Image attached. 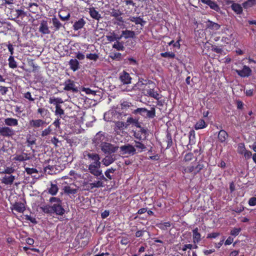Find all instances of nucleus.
Returning a JSON list of instances; mask_svg holds the SVG:
<instances>
[{"instance_id":"nucleus-24","label":"nucleus","mask_w":256,"mask_h":256,"mask_svg":"<svg viewBox=\"0 0 256 256\" xmlns=\"http://www.w3.org/2000/svg\"><path fill=\"white\" fill-rule=\"evenodd\" d=\"M104 184L101 180L95 181L94 182L90 183L88 184L87 187L88 190H92L94 188H99L104 187Z\"/></svg>"},{"instance_id":"nucleus-63","label":"nucleus","mask_w":256,"mask_h":256,"mask_svg":"<svg viewBox=\"0 0 256 256\" xmlns=\"http://www.w3.org/2000/svg\"><path fill=\"white\" fill-rule=\"evenodd\" d=\"M82 92H85L87 94H92V95H96V91L93 90H91L90 88H84L82 90Z\"/></svg>"},{"instance_id":"nucleus-5","label":"nucleus","mask_w":256,"mask_h":256,"mask_svg":"<svg viewBox=\"0 0 256 256\" xmlns=\"http://www.w3.org/2000/svg\"><path fill=\"white\" fill-rule=\"evenodd\" d=\"M120 154L122 155L134 156L136 154V148L133 145L124 144L120 147Z\"/></svg>"},{"instance_id":"nucleus-28","label":"nucleus","mask_w":256,"mask_h":256,"mask_svg":"<svg viewBox=\"0 0 256 256\" xmlns=\"http://www.w3.org/2000/svg\"><path fill=\"white\" fill-rule=\"evenodd\" d=\"M37 112L40 114L42 118H46L49 117L50 113L48 110L44 108H40L37 110Z\"/></svg>"},{"instance_id":"nucleus-16","label":"nucleus","mask_w":256,"mask_h":256,"mask_svg":"<svg viewBox=\"0 0 256 256\" xmlns=\"http://www.w3.org/2000/svg\"><path fill=\"white\" fill-rule=\"evenodd\" d=\"M206 29L218 30L220 29V26L218 23L213 22L210 20H208L206 22Z\"/></svg>"},{"instance_id":"nucleus-13","label":"nucleus","mask_w":256,"mask_h":256,"mask_svg":"<svg viewBox=\"0 0 256 256\" xmlns=\"http://www.w3.org/2000/svg\"><path fill=\"white\" fill-rule=\"evenodd\" d=\"M120 80L124 84H128L131 83L132 78L130 74L125 70H123L120 75Z\"/></svg>"},{"instance_id":"nucleus-2","label":"nucleus","mask_w":256,"mask_h":256,"mask_svg":"<svg viewBox=\"0 0 256 256\" xmlns=\"http://www.w3.org/2000/svg\"><path fill=\"white\" fill-rule=\"evenodd\" d=\"M204 162L203 160H200L196 166L192 164L184 168L182 172L183 174L193 173L194 175H196L204 168Z\"/></svg>"},{"instance_id":"nucleus-35","label":"nucleus","mask_w":256,"mask_h":256,"mask_svg":"<svg viewBox=\"0 0 256 256\" xmlns=\"http://www.w3.org/2000/svg\"><path fill=\"white\" fill-rule=\"evenodd\" d=\"M208 124L206 123L205 121L202 120H200L194 125V128L196 130L202 129L207 126Z\"/></svg>"},{"instance_id":"nucleus-58","label":"nucleus","mask_w":256,"mask_h":256,"mask_svg":"<svg viewBox=\"0 0 256 256\" xmlns=\"http://www.w3.org/2000/svg\"><path fill=\"white\" fill-rule=\"evenodd\" d=\"M181 41V38L179 36L177 40L174 42V40H171L170 42H168V45L171 46L172 45L174 47H176L178 48H180V42Z\"/></svg>"},{"instance_id":"nucleus-7","label":"nucleus","mask_w":256,"mask_h":256,"mask_svg":"<svg viewBox=\"0 0 256 256\" xmlns=\"http://www.w3.org/2000/svg\"><path fill=\"white\" fill-rule=\"evenodd\" d=\"M102 150L104 154H112L116 152L119 147L118 146H114L111 144L105 142L101 146Z\"/></svg>"},{"instance_id":"nucleus-51","label":"nucleus","mask_w":256,"mask_h":256,"mask_svg":"<svg viewBox=\"0 0 256 256\" xmlns=\"http://www.w3.org/2000/svg\"><path fill=\"white\" fill-rule=\"evenodd\" d=\"M146 116L148 118H152L156 116V109L154 107L150 108V110H148L146 112Z\"/></svg>"},{"instance_id":"nucleus-43","label":"nucleus","mask_w":256,"mask_h":256,"mask_svg":"<svg viewBox=\"0 0 256 256\" xmlns=\"http://www.w3.org/2000/svg\"><path fill=\"white\" fill-rule=\"evenodd\" d=\"M256 4V0H247L242 3V5L244 8L248 9Z\"/></svg>"},{"instance_id":"nucleus-52","label":"nucleus","mask_w":256,"mask_h":256,"mask_svg":"<svg viewBox=\"0 0 256 256\" xmlns=\"http://www.w3.org/2000/svg\"><path fill=\"white\" fill-rule=\"evenodd\" d=\"M126 127V126H125V123L124 122L118 121L116 123L115 130L118 132L117 130H122Z\"/></svg>"},{"instance_id":"nucleus-42","label":"nucleus","mask_w":256,"mask_h":256,"mask_svg":"<svg viewBox=\"0 0 256 256\" xmlns=\"http://www.w3.org/2000/svg\"><path fill=\"white\" fill-rule=\"evenodd\" d=\"M58 188L56 184H51L50 186L48 188V193L52 196L56 195L58 192Z\"/></svg>"},{"instance_id":"nucleus-15","label":"nucleus","mask_w":256,"mask_h":256,"mask_svg":"<svg viewBox=\"0 0 256 256\" xmlns=\"http://www.w3.org/2000/svg\"><path fill=\"white\" fill-rule=\"evenodd\" d=\"M16 176L12 174L6 175V174L1 179L2 183L6 185H12L15 180Z\"/></svg>"},{"instance_id":"nucleus-40","label":"nucleus","mask_w":256,"mask_h":256,"mask_svg":"<svg viewBox=\"0 0 256 256\" xmlns=\"http://www.w3.org/2000/svg\"><path fill=\"white\" fill-rule=\"evenodd\" d=\"M232 10L237 14H240L242 12V8L240 4L237 3H234L232 4Z\"/></svg>"},{"instance_id":"nucleus-56","label":"nucleus","mask_w":256,"mask_h":256,"mask_svg":"<svg viewBox=\"0 0 256 256\" xmlns=\"http://www.w3.org/2000/svg\"><path fill=\"white\" fill-rule=\"evenodd\" d=\"M86 58L90 60H92L94 62H96L99 58L98 54H88L86 55Z\"/></svg>"},{"instance_id":"nucleus-21","label":"nucleus","mask_w":256,"mask_h":256,"mask_svg":"<svg viewBox=\"0 0 256 256\" xmlns=\"http://www.w3.org/2000/svg\"><path fill=\"white\" fill-rule=\"evenodd\" d=\"M192 240L194 244L198 243L202 240L201 234L198 232V228H196L192 230Z\"/></svg>"},{"instance_id":"nucleus-60","label":"nucleus","mask_w":256,"mask_h":256,"mask_svg":"<svg viewBox=\"0 0 256 256\" xmlns=\"http://www.w3.org/2000/svg\"><path fill=\"white\" fill-rule=\"evenodd\" d=\"M50 126H48L42 132L40 135L42 137L48 136L51 133L52 130Z\"/></svg>"},{"instance_id":"nucleus-3","label":"nucleus","mask_w":256,"mask_h":256,"mask_svg":"<svg viewBox=\"0 0 256 256\" xmlns=\"http://www.w3.org/2000/svg\"><path fill=\"white\" fill-rule=\"evenodd\" d=\"M156 87V84L153 82V84H150L144 88L146 92V95L158 100L161 98L162 96L159 94L158 92L154 90Z\"/></svg>"},{"instance_id":"nucleus-26","label":"nucleus","mask_w":256,"mask_h":256,"mask_svg":"<svg viewBox=\"0 0 256 256\" xmlns=\"http://www.w3.org/2000/svg\"><path fill=\"white\" fill-rule=\"evenodd\" d=\"M4 124L9 126H16L18 125V120L16 118H8L4 119Z\"/></svg>"},{"instance_id":"nucleus-53","label":"nucleus","mask_w":256,"mask_h":256,"mask_svg":"<svg viewBox=\"0 0 256 256\" xmlns=\"http://www.w3.org/2000/svg\"><path fill=\"white\" fill-rule=\"evenodd\" d=\"M8 60L10 68H14L17 67L16 62L14 60V56H10L9 57Z\"/></svg>"},{"instance_id":"nucleus-23","label":"nucleus","mask_w":256,"mask_h":256,"mask_svg":"<svg viewBox=\"0 0 256 256\" xmlns=\"http://www.w3.org/2000/svg\"><path fill=\"white\" fill-rule=\"evenodd\" d=\"M134 142L135 144L133 146L136 148V154L144 151L146 148V146L142 142L136 140H134Z\"/></svg>"},{"instance_id":"nucleus-41","label":"nucleus","mask_w":256,"mask_h":256,"mask_svg":"<svg viewBox=\"0 0 256 256\" xmlns=\"http://www.w3.org/2000/svg\"><path fill=\"white\" fill-rule=\"evenodd\" d=\"M64 11L59 12L58 13V17L62 21L68 20L70 17V12H68L66 14H64Z\"/></svg>"},{"instance_id":"nucleus-49","label":"nucleus","mask_w":256,"mask_h":256,"mask_svg":"<svg viewBox=\"0 0 256 256\" xmlns=\"http://www.w3.org/2000/svg\"><path fill=\"white\" fill-rule=\"evenodd\" d=\"M14 171L15 170L12 167H6L0 172V174L10 175L12 174Z\"/></svg>"},{"instance_id":"nucleus-38","label":"nucleus","mask_w":256,"mask_h":256,"mask_svg":"<svg viewBox=\"0 0 256 256\" xmlns=\"http://www.w3.org/2000/svg\"><path fill=\"white\" fill-rule=\"evenodd\" d=\"M42 212L46 214H53L52 205L46 204L40 207Z\"/></svg>"},{"instance_id":"nucleus-33","label":"nucleus","mask_w":256,"mask_h":256,"mask_svg":"<svg viewBox=\"0 0 256 256\" xmlns=\"http://www.w3.org/2000/svg\"><path fill=\"white\" fill-rule=\"evenodd\" d=\"M130 20L132 22H134L136 24H140L142 26H144V24L146 23V22L143 20L142 18H141L140 16L138 17H134L132 16L130 17Z\"/></svg>"},{"instance_id":"nucleus-32","label":"nucleus","mask_w":256,"mask_h":256,"mask_svg":"<svg viewBox=\"0 0 256 256\" xmlns=\"http://www.w3.org/2000/svg\"><path fill=\"white\" fill-rule=\"evenodd\" d=\"M48 102L50 104H53L56 106V107L57 106H60V104H62L64 102L60 98H55V97H50L49 99Z\"/></svg>"},{"instance_id":"nucleus-18","label":"nucleus","mask_w":256,"mask_h":256,"mask_svg":"<svg viewBox=\"0 0 256 256\" xmlns=\"http://www.w3.org/2000/svg\"><path fill=\"white\" fill-rule=\"evenodd\" d=\"M86 22L83 18H80L75 22L72 26L74 30L76 31L82 29L86 24Z\"/></svg>"},{"instance_id":"nucleus-34","label":"nucleus","mask_w":256,"mask_h":256,"mask_svg":"<svg viewBox=\"0 0 256 256\" xmlns=\"http://www.w3.org/2000/svg\"><path fill=\"white\" fill-rule=\"evenodd\" d=\"M36 139L30 134H29L26 137V143L28 147H32V145L36 144Z\"/></svg>"},{"instance_id":"nucleus-14","label":"nucleus","mask_w":256,"mask_h":256,"mask_svg":"<svg viewBox=\"0 0 256 256\" xmlns=\"http://www.w3.org/2000/svg\"><path fill=\"white\" fill-rule=\"evenodd\" d=\"M52 208L53 214H56L58 216H62L65 212V210L60 202L54 204L52 205Z\"/></svg>"},{"instance_id":"nucleus-50","label":"nucleus","mask_w":256,"mask_h":256,"mask_svg":"<svg viewBox=\"0 0 256 256\" xmlns=\"http://www.w3.org/2000/svg\"><path fill=\"white\" fill-rule=\"evenodd\" d=\"M246 150L244 144V142H240L238 144L237 152L240 154H243Z\"/></svg>"},{"instance_id":"nucleus-12","label":"nucleus","mask_w":256,"mask_h":256,"mask_svg":"<svg viewBox=\"0 0 256 256\" xmlns=\"http://www.w3.org/2000/svg\"><path fill=\"white\" fill-rule=\"evenodd\" d=\"M235 71L239 76L242 78L248 77L252 72L251 69L246 65L243 66L242 70H236Z\"/></svg>"},{"instance_id":"nucleus-9","label":"nucleus","mask_w":256,"mask_h":256,"mask_svg":"<svg viewBox=\"0 0 256 256\" xmlns=\"http://www.w3.org/2000/svg\"><path fill=\"white\" fill-rule=\"evenodd\" d=\"M64 90L66 91L77 92L78 90L74 82L70 79L66 80L64 83Z\"/></svg>"},{"instance_id":"nucleus-25","label":"nucleus","mask_w":256,"mask_h":256,"mask_svg":"<svg viewBox=\"0 0 256 256\" xmlns=\"http://www.w3.org/2000/svg\"><path fill=\"white\" fill-rule=\"evenodd\" d=\"M13 209L18 212L22 213L25 210L26 208L24 203L16 202L13 205Z\"/></svg>"},{"instance_id":"nucleus-46","label":"nucleus","mask_w":256,"mask_h":256,"mask_svg":"<svg viewBox=\"0 0 256 256\" xmlns=\"http://www.w3.org/2000/svg\"><path fill=\"white\" fill-rule=\"evenodd\" d=\"M122 34L125 38H134L135 36V33L134 31L126 30L122 31Z\"/></svg>"},{"instance_id":"nucleus-19","label":"nucleus","mask_w":256,"mask_h":256,"mask_svg":"<svg viewBox=\"0 0 256 256\" xmlns=\"http://www.w3.org/2000/svg\"><path fill=\"white\" fill-rule=\"evenodd\" d=\"M228 136V135L227 132L221 129L218 133V138L220 142L224 143L226 142Z\"/></svg>"},{"instance_id":"nucleus-10","label":"nucleus","mask_w":256,"mask_h":256,"mask_svg":"<svg viewBox=\"0 0 256 256\" xmlns=\"http://www.w3.org/2000/svg\"><path fill=\"white\" fill-rule=\"evenodd\" d=\"M32 158V155L30 153H26L22 152L20 154H16L13 160L19 162L29 160Z\"/></svg>"},{"instance_id":"nucleus-22","label":"nucleus","mask_w":256,"mask_h":256,"mask_svg":"<svg viewBox=\"0 0 256 256\" xmlns=\"http://www.w3.org/2000/svg\"><path fill=\"white\" fill-rule=\"evenodd\" d=\"M122 14V13L119 10L113 8L112 10V12H110V16L114 17L116 20L120 22H123V18L120 16Z\"/></svg>"},{"instance_id":"nucleus-55","label":"nucleus","mask_w":256,"mask_h":256,"mask_svg":"<svg viewBox=\"0 0 256 256\" xmlns=\"http://www.w3.org/2000/svg\"><path fill=\"white\" fill-rule=\"evenodd\" d=\"M110 57L113 60H120L122 59V55L120 52L112 53Z\"/></svg>"},{"instance_id":"nucleus-54","label":"nucleus","mask_w":256,"mask_h":256,"mask_svg":"<svg viewBox=\"0 0 256 256\" xmlns=\"http://www.w3.org/2000/svg\"><path fill=\"white\" fill-rule=\"evenodd\" d=\"M116 170V168H111L106 170L104 174L106 177L109 180H111L112 178V176L110 175V174H114Z\"/></svg>"},{"instance_id":"nucleus-45","label":"nucleus","mask_w":256,"mask_h":256,"mask_svg":"<svg viewBox=\"0 0 256 256\" xmlns=\"http://www.w3.org/2000/svg\"><path fill=\"white\" fill-rule=\"evenodd\" d=\"M112 48L117 50H124V47L122 42H120L118 40H116L112 45Z\"/></svg>"},{"instance_id":"nucleus-57","label":"nucleus","mask_w":256,"mask_h":256,"mask_svg":"<svg viewBox=\"0 0 256 256\" xmlns=\"http://www.w3.org/2000/svg\"><path fill=\"white\" fill-rule=\"evenodd\" d=\"M147 111V109L144 108H138L136 110H134L133 112V114H140L142 116H144V114Z\"/></svg>"},{"instance_id":"nucleus-31","label":"nucleus","mask_w":256,"mask_h":256,"mask_svg":"<svg viewBox=\"0 0 256 256\" xmlns=\"http://www.w3.org/2000/svg\"><path fill=\"white\" fill-rule=\"evenodd\" d=\"M70 68L73 71L75 72L79 68V62L76 59H71L69 62Z\"/></svg>"},{"instance_id":"nucleus-64","label":"nucleus","mask_w":256,"mask_h":256,"mask_svg":"<svg viewBox=\"0 0 256 256\" xmlns=\"http://www.w3.org/2000/svg\"><path fill=\"white\" fill-rule=\"evenodd\" d=\"M125 61L126 63H128L130 64L136 65L138 64L136 60L132 58H128L125 59Z\"/></svg>"},{"instance_id":"nucleus-6","label":"nucleus","mask_w":256,"mask_h":256,"mask_svg":"<svg viewBox=\"0 0 256 256\" xmlns=\"http://www.w3.org/2000/svg\"><path fill=\"white\" fill-rule=\"evenodd\" d=\"M46 124V122L42 119H32L29 121L28 128H32L34 132L41 130L44 125Z\"/></svg>"},{"instance_id":"nucleus-1","label":"nucleus","mask_w":256,"mask_h":256,"mask_svg":"<svg viewBox=\"0 0 256 256\" xmlns=\"http://www.w3.org/2000/svg\"><path fill=\"white\" fill-rule=\"evenodd\" d=\"M86 156H87L90 161H92L88 167L89 172L96 176L100 175L102 170L100 169L101 163L100 155L96 153L86 152L84 153V157Z\"/></svg>"},{"instance_id":"nucleus-62","label":"nucleus","mask_w":256,"mask_h":256,"mask_svg":"<svg viewBox=\"0 0 256 256\" xmlns=\"http://www.w3.org/2000/svg\"><path fill=\"white\" fill-rule=\"evenodd\" d=\"M241 230H242V229L240 228H234L230 230V234L232 236H236L239 234L241 232Z\"/></svg>"},{"instance_id":"nucleus-27","label":"nucleus","mask_w":256,"mask_h":256,"mask_svg":"<svg viewBox=\"0 0 256 256\" xmlns=\"http://www.w3.org/2000/svg\"><path fill=\"white\" fill-rule=\"evenodd\" d=\"M52 20L55 31L58 30L62 27L64 28L62 24L56 16H54L52 18Z\"/></svg>"},{"instance_id":"nucleus-48","label":"nucleus","mask_w":256,"mask_h":256,"mask_svg":"<svg viewBox=\"0 0 256 256\" xmlns=\"http://www.w3.org/2000/svg\"><path fill=\"white\" fill-rule=\"evenodd\" d=\"M195 132L194 130H192L188 133L189 144H192L194 143V140L196 138Z\"/></svg>"},{"instance_id":"nucleus-8","label":"nucleus","mask_w":256,"mask_h":256,"mask_svg":"<svg viewBox=\"0 0 256 256\" xmlns=\"http://www.w3.org/2000/svg\"><path fill=\"white\" fill-rule=\"evenodd\" d=\"M26 16V12L22 10H12L10 12L11 20L16 22L20 21L18 20L20 18L22 20Z\"/></svg>"},{"instance_id":"nucleus-30","label":"nucleus","mask_w":256,"mask_h":256,"mask_svg":"<svg viewBox=\"0 0 256 256\" xmlns=\"http://www.w3.org/2000/svg\"><path fill=\"white\" fill-rule=\"evenodd\" d=\"M89 14L90 16L95 20H99L101 18L100 14L94 7L89 9Z\"/></svg>"},{"instance_id":"nucleus-11","label":"nucleus","mask_w":256,"mask_h":256,"mask_svg":"<svg viewBox=\"0 0 256 256\" xmlns=\"http://www.w3.org/2000/svg\"><path fill=\"white\" fill-rule=\"evenodd\" d=\"M15 134L14 130L9 126L0 127V135L3 137L10 138Z\"/></svg>"},{"instance_id":"nucleus-59","label":"nucleus","mask_w":256,"mask_h":256,"mask_svg":"<svg viewBox=\"0 0 256 256\" xmlns=\"http://www.w3.org/2000/svg\"><path fill=\"white\" fill-rule=\"evenodd\" d=\"M30 11L32 13H36L38 10V4L36 3H30L28 4Z\"/></svg>"},{"instance_id":"nucleus-61","label":"nucleus","mask_w":256,"mask_h":256,"mask_svg":"<svg viewBox=\"0 0 256 256\" xmlns=\"http://www.w3.org/2000/svg\"><path fill=\"white\" fill-rule=\"evenodd\" d=\"M160 56L163 58L168 57L171 58H175L176 54L172 52H165L160 53Z\"/></svg>"},{"instance_id":"nucleus-29","label":"nucleus","mask_w":256,"mask_h":256,"mask_svg":"<svg viewBox=\"0 0 256 256\" xmlns=\"http://www.w3.org/2000/svg\"><path fill=\"white\" fill-rule=\"evenodd\" d=\"M150 84H153V81L148 79H144L142 78H138V81L137 83L138 86H140V87L144 86V88Z\"/></svg>"},{"instance_id":"nucleus-36","label":"nucleus","mask_w":256,"mask_h":256,"mask_svg":"<svg viewBox=\"0 0 256 256\" xmlns=\"http://www.w3.org/2000/svg\"><path fill=\"white\" fill-rule=\"evenodd\" d=\"M63 190L64 192L70 195V194H76L78 192V190L76 188H72L69 186H64Z\"/></svg>"},{"instance_id":"nucleus-39","label":"nucleus","mask_w":256,"mask_h":256,"mask_svg":"<svg viewBox=\"0 0 256 256\" xmlns=\"http://www.w3.org/2000/svg\"><path fill=\"white\" fill-rule=\"evenodd\" d=\"M126 123L128 125L132 124V125L136 126L137 128H140V126L138 122V120L136 118H134L132 117H129L126 120Z\"/></svg>"},{"instance_id":"nucleus-20","label":"nucleus","mask_w":256,"mask_h":256,"mask_svg":"<svg viewBox=\"0 0 256 256\" xmlns=\"http://www.w3.org/2000/svg\"><path fill=\"white\" fill-rule=\"evenodd\" d=\"M115 160L116 156L114 154H110L109 156H106V157L102 160V162L104 165L107 166L113 163Z\"/></svg>"},{"instance_id":"nucleus-4","label":"nucleus","mask_w":256,"mask_h":256,"mask_svg":"<svg viewBox=\"0 0 256 256\" xmlns=\"http://www.w3.org/2000/svg\"><path fill=\"white\" fill-rule=\"evenodd\" d=\"M106 140V133L100 131L96 134L92 139V143L96 146H101Z\"/></svg>"},{"instance_id":"nucleus-47","label":"nucleus","mask_w":256,"mask_h":256,"mask_svg":"<svg viewBox=\"0 0 256 256\" xmlns=\"http://www.w3.org/2000/svg\"><path fill=\"white\" fill-rule=\"evenodd\" d=\"M64 110L62 108L61 106H57L56 107V110L54 112V114L56 116H59L60 118H62V116L64 115Z\"/></svg>"},{"instance_id":"nucleus-37","label":"nucleus","mask_w":256,"mask_h":256,"mask_svg":"<svg viewBox=\"0 0 256 256\" xmlns=\"http://www.w3.org/2000/svg\"><path fill=\"white\" fill-rule=\"evenodd\" d=\"M206 4L211 9L216 12H218L220 10V6L217 4V3L212 0H208V2Z\"/></svg>"},{"instance_id":"nucleus-44","label":"nucleus","mask_w":256,"mask_h":256,"mask_svg":"<svg viewBox=\"0 0 256 256\" xmlns=\"http://www.w3.org/2000/svg\"><path fill=\"white\" fill-rule=\"evenodd\" d=\"M156 226L160 230H166L170 226L171 224L170 222H161L159 224H157Z\"/></svg>"},{"instance_id":"nucleus-17","label":"nucleus","mask_w":256,"mask_h":256,"mask_svg":"<svg viewBox=\"0 0 256 256\" xmlns=\"http://www.w3.org/2000/svg\"><path fill=\"white\" fill-rule=\"evenodd\" d=\"M39 32L44 34H49L50 33L47 21L42 20L41 22L39 28Z\"/></svg>"}]
</instances>
